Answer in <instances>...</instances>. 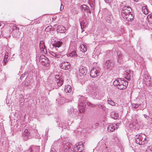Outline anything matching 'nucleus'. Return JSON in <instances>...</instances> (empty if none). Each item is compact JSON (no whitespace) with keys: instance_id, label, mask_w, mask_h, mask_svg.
Wrapping results in <instances>:
<instances>
[{"instance_id":"29","label":"nucleus","mask_w":152,"mask_h":152,"mask_svg":"<svg viewBox=\"0 0 152 152\" xmlns=\"http://www.w3.org/2000/svg\"><path fill=\"white\" fill-rule=\"evenodd\" d=\"M105 19L108 23H110L113 19V17L111 15H109V16L106 17Z\"/></svg>"},{"instance_id":"6","label":"nucleus","mask_w":152,"mask_h":152,"mask_svg":"<svg viewBox=\"0 0 152 152\" xmlns=\"http://www.w3.org/2000/svg\"><path fill=\"white\" fill-rule=\"evenodd\" d=\"M84 148V145L82 142L76 144L73 148L74 152H81Z\"/></svg>"},{"instance_id":"36","label":"nucleus","mask_w":152,"mask_h":152,"mask_svg":"<svg viewBox=\"0 0 152 152\" xmlns=\"http://www.w3.org/2000/svg\"><path fill=\"white\" fill-rule=\"evenodd\" d=\"M42 65L47 66V69L49 68V66L50 64L48 60V61H47V62H43V63H42Z\"/></svg>"},{"instance_id":"8","label":"nucleus","mask_w":152,"mask_h":152,"mask_svg":"<svg viewBox=\"0 0 152 152\" xmlns=\"http://www.w3.org/2000/svg\"><path fill=\"white\" fill-rule=\"evenodd\" d=\"M71 144L68 142L64 143V142L61 151L62 152H70L71 150L70 148Z\"/></svg>"},{"instance_id":"46","label":"nucleus","mask_w":152,"mask_h":152,"mask_svg":"<svg viewBox=\"0 0 152 152\" xmlns=\"http://www.w3.org/2000/svg\"><path fill=\"white\" fill-rule=\"evenodd\" d=\"M13 29L14 30L13 31V33L17 31V27L16 26H13Z\"/></svg>"},{"instance_id":"12","label":"nucleus","mask_w":152,"mask_h":152,"mask_svg":"<svg viewBox=\"0 0 152 152\" xmlns=\"http://www.w3.org/2000/svg\"><path fill=\"white\" fill-rule=\"evenodd\" d=\"M125 75L126 76L124 77L128 80H130L131 77L133 76V71L131 70H127L125 72Z\"/></svg>"},{"instance_id":"48","label":"nucleus","mask_w":152,"mask_h":152,"mask_svg":"<svg viewBox=\"0 0 152 152\" xmlns=\"http://www.w3.org/2000/svg\"><path fill=\"white\" fill-rule=\"evenodd\" d=\"M8 52H6L5 53V55L4 56L5 58H7L8 57Z\"/></svg>"},{"instance_id":"61","label":"nucleus","mask_w":152,"mask_h":152,"mask_svg":"<svg viewBox=\"0 0 152 152\" xmlns=\"http://www.w3.org/2000/svg\"><path fill=\"white\" fill-rule=\"evenodd\" d=\"M142 10H143V7H142Z\"/></svg>"},{"instance_id":"1","label":"nucleus","mask_w":152,"mask_h":152,"mask_svg":"<svg viewBox=\"0 0 152 152\" xmlns=\"http://www.w3.org/2000/svg\"><path fill=\"white\" fill-rule=\"evenodd\" d=\"M113 85L120 90L125 89L128 85V82L125 79L118 78L113 83Z\"/></svg>"},{"instance_id":"13","label":"nucleus","mask_w":152,"mask_h":152,"mask_svg":"<svg viewBox=\"0 0 152 152\" xmlns=\"http://www.w3.org/2000/svg\"><path fill=\"white\" fill-rule=\"evenodd\" d=\"M55 78L56 79V83H57L58 86L59 87L61 86L63 82L62 78L61 77H59L58 75H56Z\"/></svg>"},{"instance_id":"45","label":"nucleus","mask_w":152,"mask_h":152,"mask_svg":"<svg viewBox=\"0 0 152 152\" xmlns=\"http://www.w3.org/2000/svg\"><path fill=\"white\" fill-rule=\"evenodd\" d=\"M63 9H64L63 6V4H61V5L60 8V10L61 11H62L63 10Z\"/></svg>"},{"instance_id":"15","label":"nucleus","mask_w":152,"mask_h":152,"mask_svg":"<svg viewBox=\"0 0 152 152\" xmlns=\"http://www.w3.org/2000/svg\"><path fill=\"white\" fill-rule=\"evenodd\" d=\"M117 62L119 63H121L123 61L124 56L120 52H118L117 54Z\"/></svg>"},{"instance_id":"50","label":"nucleus","mask_w":152,"mask_h":152,"mask_svg":"<svg viewBox=\"0 0 152 152\" xmlns=\"http://www.w3.org/2000/svg\"><path fill=\"white\" fill-rule=\"evenodd\" d=\"M144 116L145 118H146L147 119H148L149 118V116L147 115L146 114H144Z\"/></svg>"},{"instance_id":"42","label":"nucleus","mask_w":152,"mask_h":152,"mask_svg":"<svg viewBox=\"0 0 152 152\" xmlns=\"http://www.w3.org/2000/svg\"><path fill=\"white\" fill-rule=\"evenodd\" d=\"M51 29V26H48V27H47L45 29V31H47V32L49 31H50V30Z\"/></svg>"},{"instance_id":"57","label":"nucleus","mask_w":152,"mask_h":152,"mask_svg":"<svg viewBox=\"0 0 152 152\" xmlns=\"http://www.w3.org/2000/svg\"><path fill=\"white\" fill-rule=\"evenodd\" d=\"M48 131H49V129H46V131H47V132H48Z\"/></svg>"},{"instance_id":"7","label":"nucleus","mask_w":152,"mask_h":152,"mask_svg":"<svg viewBox=\"0 0 152 152\" xmlns=\"http://www.w3.org/2000/svg\"><path fill=\"white\" fill-rule=\"evenodd\" d=\"M100 72V70L98 68L92 69L91 71L90 75L91 77H95L99 75Z\"/></svg>"},{"instance_id":"5","label":"nucleus","mask_w":152,"mask_h":152,"mask_svg":"<svg viewBox=\"0 0 152 152\" xmlns=\"http://www.w3.org/2000/svg\"><path fill=\"white\" fill-rule=\"evenodd\" d=\"M131 8L128 6H126L123 7L121 11V15L123 18H126V15L132 12Z\"/></svg>"},{"instance_id":"4","label":"nucleus","mask_w":152,"mask_h":152,"mask_svg":"<svg viewBox=\"0 0 152 152\" xmlns=\"http://www.w3.org/2000/svg\"><path fill=\"white\" fill-rule=\"evenodd\" d=\"M38 135L37 133V130L32 131L31 134L28 132V130L26 129L24 131V132L23 134V137L25 140H27L33 137H37V136Z\"/></svg>"},{"instance_id":"58","label":"nucleus","mask_w":152,"mask_h":152,"mask_svg":"<svg viewBox=\"0 0 152 152\" xmlns=\"http://www.w3.org/2000/svg\"><path fill=\"white\" fill-rule=\"evenodd\" d=\"M139 0H134V1H138Z\"/></svg>"},{"instance_id":"47","label":"nucleus","mask_w":152,"mask_h":152,"mask_svg":"<svg viewBox=\"0 0 152 152\" xmlns=\"http://www.w3.org/2000/svg\"><path fill=\"white\" fill-rule=\"evenodd\" d=\"M146 11L145 10H142L143 11V12L146 15V14H147L148 13V11L146 9Z\"/></svg>"},{"instance_id":"23","label":"nucleus","mask_w":152,"mask_h":152,"mask_svg":"<svg viewBox=\"0 0 152 152\" xmlns=\"http://www.w3.org/2000/svg\"><path fill=\"white\" fill-rule=\"evenodd\" d=\"M67 56L73 58H75L77 56V54L76 51L75 50H74L72 52L69 53Z\"/></svg>"},{"instance_id":"9","label":"nucleus","mask_w":152,"mask_h":152,"mask_svg":"<svg viewBox=\"0 0 152 152\" xmlns=\"http://www.w3.org/2000/svg\"><path fill=\"white\" fill-rule=\"evenodd\" d=\"M60 67L61 69L68 70L70 67V64L67 61H63L61 64Z\"/></svg>"},{"instance_id":"55","label":"nucleus","mask_w":152,"mask_h":152,"mask_svg":"<svg viewBox=\"0 0 152 152\" xmlns=\"http://www.w3.org/2000/svg\"><path fill=\"white\" fill-rule=\"evenodd\" d=\"M72 101V99H71L70 100H66V102H71Z\"/></svg>"},{"instance_id":"3","label":"nucleus","mask_w":152,"mask_h":152,"mask_svg":"<svg viewBox=\"0 0 152 152\" xmlns=\"http://www.w3.org/2000/svg\"><path fill=\"white\" fill-rule=\"evenodd\" d=\"M135 141L139 145H143L147 143V141L146 135L143 134H140L135 137Z\"/></svg>"},{"instance_id":"10","label":"nucleus","mask_w":152,"mask_h":152,"mask_svg":"<svg viewBox=\"0 0 152 152\" xmlns=\"http://www.w3.org/2000/svg\"><path fill=\"white\" fill-rule=\"evenodd\" d=\"M57 52H54L53 51H50L49 52L51 57L54 58H58L62 56L61 54L62 52L58 51Z\"/></svg>"},{"instance_id":"27","label":"nucleus","mask_w":152,"mask_h":152,"mask_svg":"<svg viewBox=\"0 0 152 152\" xmlns=\"http://www.w3.org/2000/svg\"><path fill=\"white\" fill-rule=\"evenodd\" d=\"M72 89V87L70 85H66L65 87L64 90L66 93L71 92Z\"/></svg>"},{"instance_id":"54","label":"nucleus","mask_w":152,"mask_h":152,"mask_svg":"<svg viewBox=\"0 0 152 152\" xmlns=\"http://www.w3.org/2000/svg\"><path fill=\"white\" fill-rule=\"evenodd\" d=\"M99 125V123H96L95 124V127H98V126Z\"/></svg>"},{"instance_id":"37","label":"nucleus","mask_w":152,"mask_h":152,"mask_svg":"<svg viewBox=\"0 0 152 152\" xmlns=\"http://www.w3.org/2000/svg\"><path fill=\"white\" fill-rule=\"evenodd\" d=\"M145 152H152V146L148 147L146 149Z\"/></svg>"},{"instance_id":"38","label":"nucleus","mask_w":152,"mask_h":152,"mask_svg":"<svg viewBox=\"0 0 152 152\" xmlns=\"http://www.w3.org/2000/svg\"><path fill=\"white\" fill-rule=\"evenodd\" d=\"M146 108V106L144 104H140V105L139 108L141 110H143L145 108Z\"/></svg>"},{"instance_id":"24","label":"nucleus","mask_w":152,"mask_h":152,"mask_svg":"<svg viewBox=\"0 0 152 152\" xmlns=\"http://www.w3.org/2000/svg\"><path fill=\"white\" fill-rule=\"evenodd\" d=\"M79 48L80 51L84 53L87 51L86 46L85 45H81L79 47Z\"/></svg>"},{"instance_id":"31","label":"nucleus","mask_w":152,"mask_h":152,"mask_svg":"<svg viewBox=\"0 0 152 152\" xmlns=\"http://www.w3.org/2000/svg\"><path fill=\"white\" fill-rule=\"evenodd\" d=\"M58 142L57 141H55L54 142L53 145H52L51 148V150L50 152H56V150L54 148H53L54 146H55V145Z\"/></svg>"},{"instance_id":"25","label":"nucleus","mask_w":152,"mask_h":152,"mask_svg":"<svg viewBox=\"0 0 152 152\" xmlns=\"http://www.w3.org/2000/svg\"><path fill=\"white\" fill-rule=\"evenodd\" d=\"M144 80L146 85H149L150 84L151 78L149 76H145Z\"/></svg>"},{"instance_id":"49","label":"nucleus","mask_w":152,"mask_h":152,"mask_svg":"<svg viewBox=\"0 0 152 152\" xmlns=\"http://www.w3.org/2000/svg\"><path fill=\"white\" fill-rule=\"evenodd\" d=\"M59 127L63 128V126H62V123H61L59 124Z\"/></svg>"},{"instance_id":"41","label":"nucleus","mask_w":152,"mask_h":152,"mask_svg":"<svg viewBox=\"0 0 152 152\" xmlns=\"http://www.w3.org/2000/svg\"><path fill=\"white\" fill-rule=\"evenodd\" d=\"M140 106V104H132V107L133 108H137L139 107Z\"/></svg>"},{"instance_id":"52","label":"nucleus","mask_w":152,"mask_h":152,"mask_svg":"<svg viewBox=\"0 0 152 152\" xmlns=\"http://www.w3.org/2000/svg\"><path fill=\"white\" fill-rule=\"evenodd\" d=\"M90 106H91V107H94L95 106V104H90V105H89Z\"/></svg>"},{"instance_id":"11","label":"nucleus","mask_w":152,"mask_h":152,"mask_svg":"<svg viewBox=\"0 0 152 152\" xmlns=\"http://www.w3.org/2000/svg\"><path fill=\"white\" fill-rule=\"evenodd\" d=\"M79 71V74L81 76L86 75L87 72L86 68L83 66H80Z\"/></svg>"},{"instance_id":"19","label":"nucleus","mask_w":152,"mask_h":152,"mask_svg":"<svg viewBox=\"0 0 152 152\" xmlns=\"http://www.w3.org/2000/svg\"><path fill=\"white\" fill-rule=\"evenodd\" d=\"M62 44V42L61 41H57L53 44V46L55 48H59L61 47Z\"/></svg>"},{"instance_id":"18","label":"nucleus","mask_w":152,"mask_h":152,"mask_svg":"<svg viewBox=\"0 0 152 152\" xmlns=\"http://www.w3.org/2000/svg\"><path fill=\"white\" fill-rule=\"evenodd\" d=\"M115 124H109L107 128V131L109 132H113L115 130Z\"/></svg>"},{"instance_id":"21","label":"nucleus","mask_w":152,"mask_h":152,"mask_svg":"<svg viewBox=\"0 0 152 152\" xmlns=\"http://www.w3.org/2000/svg\"><path fill=\"white\" fill-rule=\"evenodd\" d=\"M39 146H32L30 148V152H39Z\"/></svg>"},{"instance_id":"2","label":"nucleus","mask_w":152,"mask_h":152,"mask_svg":"<svg viewBox=\"0 0 152 152\" xmlns=\"http://www.w3.org/2000/svg\"><path fill=\"white\" fill-rule=\"evenodd\" d=\"M90 91L92 95L93 98L97 99H100L103 96V94L99 93L96 87L94 86L90 87Z\"/></svg>"},{"instance_id":"39","label":"nucleus","mask_w":152,"mask_h":152,"mask_svg":"<svg viewBox=\"0 0 152 152\" xmlns=\"http://www.w3.org/2000/svg\"><path fill=\"white\" fill-rule=\"evenodd\" d=\"M107 3H109V4L110 5V6L112 7H113V2L111 1V2H110L109 1L110 0H104Z\"/></svg>"},{"instance_id":"22","label":"nucleus","mask_w":152,"mask_h":152,"mask_svg":"<svg viewBox=\"0 0 152 152\" xmlns=\"http://www.w3.org/2000/svg\"><path fill=\"white\" fill-rule=\"evenodd\" d=\"M48 60L47 58L44 55H42L39 57V61L41 62L42 64L43 62L48 61Z\"/></svg>"},{"instance_id":"20","label":"nucleus","mask_w":152,"mask_h":152,"mask_svg":"<svg viewBox=\"0 0 152 152\" xmlns=\"http://www.w3.org/2000/svg\"><path fill=\"white\" fill-rule=\"evenodd\" d=\"M133 18L134 16L132 12H131L128 15H126V18H124L128 21H132L133 20Z\"/></svg>"},{"instance_id":"30","label":"nucleus","mask_w":152,"mask_h":152,"mask_svg":"<svg viewBox=\"0 0 152 152\" xmlns=\"http://www.w3.org/2000/svg\"><path fill=\"white\" fill-rule=\"evenodd\" d=\"M147 18L148 22L152 24V13L148 15Z\"/></svg>"},{"instance_id":"17","label":"nucleus","mask_w":152,"mask_h":152,"mask_svg":"<svg viewBox=\"0 0 152 152\" xmlns=\"http://www.w3.org/2000/svg\"><path fill=\"white\" fill-rule=\"evenodd\" d=\"M57 31L60 33H64L66 31V29L63 26H58L57 28Z\"/></svg>"},{"instance_id":"60","label":"nucleus","mask_w":152,"mask_h":152,"mask_svg":"<svg viewBox=\"0 0 152 152\" xmlns=\"http://www.w3.org/2000/svg\"><path fill=\"white\" fill-rule=\"evenodd\" d=\"M81 98L82 99V98H83V97L82 96V97H81Z\"/></svg>"},{"instance_id":"35","label":"nucleus","mask_w":152,"mask_h":152,"mask_svg":"<svg viewBox=\"0 0 152 152\" xmlns=\"http://www.w3.org/2000/svg\"><path fill=\"white\" fill-rule=\"evenodd\" d=\"M87 7L86 5H83L80 7V9L83 12L85 11Z\"/></svg>"},{"instance_id":"43","label":"nucleus","mask_w":152,"mask_h":152,"mask_svg":"<svg viewBox=\"0 0 152 152\" xmlns=\"http://www.w3.org/2000/svg\"><path fill=\"white\" fill-rule=\"evenodd\" d=\"M85 11L87 12L88 13H89L90 14H91V12L89 8L88 7H87V8L86 9Z\"/></svg>"},{"instance_id":"33","label":"nucleus","mask_w":152,"mask_h":152,"mask_svg":"<svg viewBox=\"0 0 152 152\" xmlns=\"http://www.w3.org/2000/svg\"><path fill=\"white\" fill-rule=\"evenodd\" d=\"M108 103L112 106H114L115 105V103L110 98H108L107 100Z\"/></svg>"},{"instance_id":"51","label":"nucleus","mask_w":152,"mask_h":152,"mask_svg":"<svg viewBox=\"0 0 152 152\" xmlns=\"http://www.w3.org/2000/svg\"><path fill=\"white\" fill-rule=\"evenodd\" d=\"M98 107L99 108H100L101 109H103V106L101 105H98Z\"/></svg>"},{"instance_id":"40","label":"nucleus","mask_w":152,"mask_h":152,"mask_svg":"<svg viewBox=\"0 0 152 152\" xmlns=\"http://www.w3.org/2000/svg\"><path fill=\"white\" fill-rule=\"evenodd\" d=\"M30 83V81L28 80H26L25 81L24 84L26 86H29Z\"/></svg>"},{"instance_id":"14","label":"nucleus","mask_w":152,"mask_h":152,"mask_svg":"<svg viewBox=\"0 0 152 152\" xmlns=\"http://www.w3.org/2000/svg\"><path fill=\"white\" fill-rule=\"evenodd\" d=\"M113 65V63L110 61L108 60L104 62V67L107 69H110Z\"/></svg>"},{"instance_id":"53","label":"nucleus","mask_w":152,"mask_h":152,"mask_svg":"<svg viewBox=\"0 0 152 152\" xmlns=\"http://www.w3.org/2000/svg\"><path fill=\"white\" fill-rule=\"evenodd\" d=\"M25 75H23V74L21 76V77H20V79L21 80L24 77Z\"/></svg>"},{"instance_id":"59","label":"nucleus","mask_w":152,"mask_h":152,"mask_svg":"<svg viewBox=\"0 0 152 152\" xmlns=\"http://www.w3.org/2000/svg\"><path fill=\"white\" fill-rule=\"evenodd\" d=\"M58 95L60 96H61V95L59 94H58Z\"/></svg>"},{"instance_id":"34","label":"nucleus","mask_w":152,"mask_h":152,"mask_svg":"<svg viewBox=\"0 0 152 152\" xmlns=\"http://www.w3.org/2000/svg\"><path fill=\"white\" fill-rule=\"evenodd\" d=\"M56 102L59 105H61L63 103L62 99L61 98H60L56 100Z\"/></svg>"},{"instance_id":"32","label":"nucleus","mask_w":152,"mask_h":152,"mask_svg":"<svg viewBox=\"0 0 152 152\" xmlns=\"http://www.w3.org/2000/svg\"><path fill=\"white\" fill-rule=\"evenodd\" d=\"M68 113L69 114H72V116H74V110L73 108H70L68 110Z\"/></svg>"},{"instance_id":"16","label":"nucleus","mask_w":152,"mask_h":152,"mask_svg":"<svg viewBox=\"0 0 152 152\" xmlns=\"http://www.w3.org/2000/svg\"><path fill=\"white\" fill-rule=\"evenodd\" d=\"M39 48L42 52L45 53L46 52V49L45 48L44 42L43 41H41L39 44Z\"/></svg>"},{"instance_id":"44","label":"nucleus","mask_w":152,"mask_h":152,"mask_svg":"<svg viewBox=\"0 0 152 152\" xmlns=\"http://www.w3.org/2000/svg\"><path fill=\"white\" fill-rule=\"evenodd\" d=\"M7 58H4L3 61V63L4 64V65H5L6 64V63L7 62Z\"/></svg>"},{"instance_id":"56","label":"nucleus","mask_w":152,"mask_h":152,"mask_svg":"<svg viewBox=\"0 0 152 152\" xmlns=\"http://www.w3.org/2000/svg\"><path fill=\"white\" fill-rule=\"evenodd\" d=\"M80 105L81 106H83V107L84 106H85V105H84V104H80Z\"/></svg>"},{"instance_id":"26","label":"nucleus","mask_w":152,"mask_h":152,"mask_svg":"<svg viewBox=\"0 0 152 152\" xmlns=\"http://www.w3.org/2000/svg\"><path fill=\"white\" fill-rule=\"evenodd\" d=\"M110 116L112 118L114 119H117L119 118L118 114L114 112L111 113Z\"/></svg>"},{"instance_id":"28","label":"nucleus","mask_w":152,"mask_h":152,"mask_svg":"<svg viewBox=\"0 0 152 152\" xmlns=\"http://www.w3.org/2000/svg\"><path fill=\"white\" fill-rule=\"evenodd\" d=\"M80 24L81 26V29L82 30V32H83L84 30L83 29L86 27V26L85 22L83 20L82 21L80 22Z\"/></svg>"}]
</instances>
